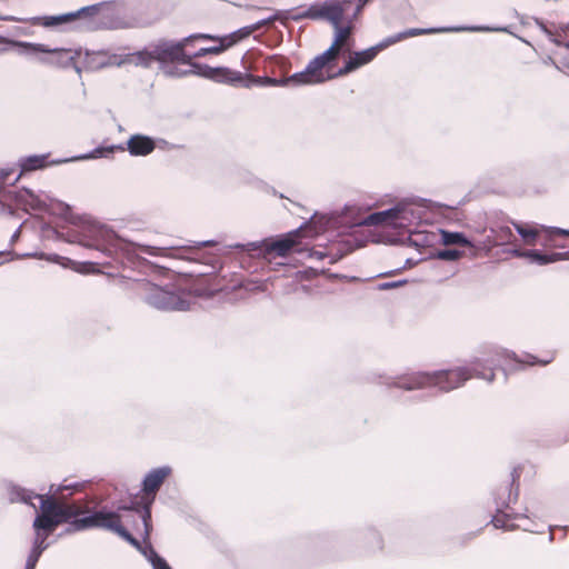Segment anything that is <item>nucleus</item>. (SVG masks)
<instances>
[{
    "instance_id": "1",
    "label": "nucleus",
    "mask_w": 569,
    "mask_h": 569,
    "mask_svg": "<svg viewBox=\"0 0 569 569\" xmlns=\"http://www.w3.org/2000/svg\"><path fill=\"white\" fill-rule=\"evenodd\" d=\"M7 495L10 502L21 501L36 508L32 499L39 501V512L33 521L36 537L32 550L26 562L24 569H34L41 553L47 549L48 537L56 528L68 522L67 532L82 531L90 528H102L118 533L123 539L137 545V540L131 537L122 526V516L118 512L107 511L104 509L94 511L89 516L79 518L83 509L76 503H63L57 501L49 493L37 495L29 492L20 487L9 485Z\"/></svg>"
},
{
    "instance_id": "2",
    "label": "nucleus",
    "mask_w": 569,
    "mask_h": 569,
    "mask_svg": "<svg viewBox=\"0 0 569 569\" xmlns=\"http://www.w3.org/2000/svg\"><path fill=\"white\" fill-rule=\"evenodd\" d=\"M507 359H512L518 363H529V365H547L551 361L548 360H538L536 357L531 355L526 356V360H519L516 358L515 353H509L507 351H497L493 357L487 359H477L471 362L470 367H462L452 370H443L438 371L432 375L429 373H413L408 377L400 378L396 386L406 390H413L417 388H433L438 387L439 390L450 391L455 388L460 387L468 379L476 377L483 379L488 382H492L495 379V372L492 366H503V361Z\"/></svg>"
},
{
    "instance_id": "3",
    "label": "nucleus",
    "mask_w": 569,
    "mask_h": 569,
    "mask_svg": "<svg viewBox=\"0 0 569 569\" xmlns=\"http://www.w3.org/2000/svg\"><path fill=\"white\" fill-rule=\"evenodd\" d=\"M198 39H213V37L207 33H196L181 41L160 40L143 50L129 53V64L149 68L158 62L167 76L182 77L190 72L203 76L206 66L193 63L192 57L186 51L189 43Z\"/></svg>"
},
{
    "instance_id": "4",
    "label": "nucleus",
    "mask_w": 569,
    "mask_h": 569,
    "mask_svg": "<svg viewBox=\"0 0 569 569\" xmlns=\"http://www.w3.org/2000/svg\"><path fill=\"white\" fill-rule=\"evenodd\" d=\"M30 21L33 26L44 28H54L73 22L77 23V28L84 30L129 27L128 8L121 1L100 2L63 14L34 17Z\"/></svg>"
},
{
    "instance_id": "5",
    "label": "nucleus",
    "mask_w": 569,
    "mask_h": 569,
    "mask_svg": "<svg viewBox=\"0 0 569 569\" xmlns=\"http://www.w3.org/2000/svg\"><path fill=\"white\" fill-rule=\"evenodd\" d=\"M423 214L425 210L422 207L415 202L403 201L388 210L370 213L362 223L366 226H388L395 229H403L415 246H429L432 242L433 234L416 229Z\"/></svg>"
},
{
    "instance_id": "6",
    "label": "nucleus",
    "mask_w": 569,
    "mask_h": 569,
    "mask_svg": "<svg viewBox=\"0 0 569 569\" xmlns=\"http://www.w3.org/2000/svg\"><path fill=\"white\" fill-rule=\"evenodd\" d=\"M351 4V0H330L322 3L311 4L307 10L292 14L293 20L300 19H326L331 22L336 33L332 44L328 49H332V56L338 58L340 51L348 46L352 27L350 24L342 27L345 12L347 7ZM351 23V19L348 20Z\"/></svg>"
},
{
    "instance_id": "7",
    "label": "nucleus",
    "mask_w": 569,
    "mask_h": 569,
    "mask_svg": "<svg viewBox=\"0 0 569 569\" xmlns=\"http://www.w3.org/2000/svg\"><path fill=\"white\" fill-rule=\"evenodd\" d=\"M503 31L505 29H491L487 27H471V28H465V27H457V28H441V29H409L405 32H400L393 37H390L386 39L383 42L376 47H371L363 51L353 52L348 61L346 62L345 67L341 68L335 76H345L347 73H350L355 71L356 69L369 63L372 61L378 52L387 48L389 44H393L402 39L420 36V34H429L435 32H447V31Z\"/></svg>"
},
{
    "instance_id": "8",
    "label": "nucleus",
    "mask_w": 569,
    "mask_h": 569,
    "mask_svg": "<svg viewBox=\"0 0 569 569\" xmlns=\"http://www.w3.org/2000/svg\"><path fill=\"white\" fill-rule=\"evenodd\" d=\"M20 46L26 53L36 56V60L42 64L61 69L72 67L79 74L82 71V49L49 48L42 43L30 42H21Z\"/></svg>"
},
{
    "instance_id": "9",
    "label": "nucleus",
    "mask_w": 569,
    "mask_h": 569,
    "mask_svg": "<svg viewBox=\"0 0 569 569\" xmlns=\"http://www.w3.org/2000/svg\"><path fill=\"white\" fill-rule=\"evenodd\" d=\"M144 300L148 305L166 311L188 310L191 303L188 293L170 291L153 283L144 284Z\"/></svg>"
},
{
    "instance_id": "10",
    "label": "nucleus",
    "mask_w": 569,
    "mask_h": 569,
    "mask_svg": "<svg viewBox=\"0 0 569 569\" xmlns=\"http://www.w3.org/2000/svg\"><path fill=\"white\" fill-rule=\"evenodd\" d=\"M203 77L229 82L232 84H239L246 88H250L252 86H286L289 82L283 80H277L269 77H254L251 74H243L239 71H231L227 68H211L204 67Z\"/></svg>"
},
{
    "instance_id": "11",
    "label": "nucleus",
    "mask_w": 569,
    "mask_h": 569,
    "mask_svg": "<svg viewBox=\"0 0 569 569\" xmlns=\"http://www.w3.org/2000/svg\"><path fill=\"white\" fill-rule=\"evenodd\" d=\"M336 59L337 58L332 56V49H327L325 52L313 58L303 71L286 78V82L295 84H315L331 79L332 76H325L323 69Z\"/></svg>"
},
{
    "instance_id": "12",
    "label": "nucleus",
    "mask_w": 569,
    "mask_h": 569,
    "mask_svg": "<svg viewBox=\"0 0 569 569\" xmlns=\"http://www.w3.org/2000/svg\"><path fill=\"white\" fill-rule=\"evenodd\" d=\"M541 29L556 46V49L552 51L553 63L559 70L569 72V24L562 26L555 31L541 24Z\"/></svg>"
},
{
    "instance_id": "13",
    "label": "nucleus",
    "mask_w": 569,
    "mask_h": 569,
    "mask_svg": "<svg viewBox=\"0 0 569 569\" xmlns=\"http://www.w3.org/2000/svg\"><path fill=\"white\" fill-rule=\"evenodd\" d=\"M129 53L128 54H116L110 53L109 51L99 50V51H89L82 50V57L80 59V66L82 70H99L107 67H120L122 64H129Z\"/></svg>"
},
{
    "instance_id": "14",
    "label": "nucleus",
    "mask_w": 569,
    "mask_h": 569,
    "mask_svg": "<svg viewBox=\"0 0 569 569\" xmlns=\"http://www.w3.org/2000/svg\"><path fill=\"white\" fill-rule=\"evenodd\" d=\"M299 236L300 229L293 232H289L284 237H281L277 240L263 241L261 249L267 257H271L273 253L278 257H286L293 249L300 251L297 240Z\"/></svg>"
},
{
    "instance_id": "15",
    "label": "nucleus",
    "mask_w": 569,
    "mask_h": 569,
    "mask_svg": "<svg viewBox=\"0 0 569 569\" xmlns=\"http://www.w3.org/2000/svg\"><path fill=\"white\" fill-rule=\"evenodd\" d=\"M51 201L50 197L43 192L36 193L29 189H22L16 194V202L26 211L28 210H46Z\"/></svg>"
},
{
    "instance_id": "16",
    "label": "nucleus",
    "mask_w": 569,
    "mask_h": 569,
    "mask_svg": "<svg viewBox=\"0 0 569 569\" xmlns=\"http://www.w3.org/2000/svg\"><path fill=\"white\" fill-rule=\"evenodd\" d=\"M154 148L153 139L143 134H133L127 141V149L131 156H148Z\"/></svg>"
},
{
    "instance_id": "17",
    "label": "nucleus",
    "mask_w": 569,
    "mask_h": 569,
    "mask_svg": "<svg viewBox=\"0 0 569 569\" xmlns=\"http://www.w3.org/2000/svg\"><path fill=\"white\" fill-rule=\"evenodd\" d=\"M170 467H161L151 470L143 479V491L146 495H151L152 498L161 487L164 479L170 475Z\"/></svg>"
},
{
    "instance_id": "18",
    "label": "nucleus",
    "mask_w": 569,
    "mask_h": 569,
    "mask_svg": "<svg viewBox=\"0 0 569 569\" xmlns=\"http://www.w3.org/2000/svg\"><path fill=\"white\" fill-rule=\"evenodd\" d=\"M526 258L532 263L545 266L560 260H569V251L543 253L539 250H527Z\"/></svg>"
},
{
    "instance_id": "19",
    "label": "nucleus",
    "mask_w": 569,
    "mask_h": 569,
    "mask_svg": "<svg viewBox=\"0 0 569 569\" xmlns=\"http://www.w3.org/2000/svg\"><path fill=\"white\" fill-rule=\"evenodd\" d=\"M515 239L513 232L509 226L496 224L490 228L488 242L491 246H505L511 243Z\"/></svg>"
},
{
    "instance_id": "20",
    "label": "nucleus",
    "mask_w": 569,
    "mask_h": 569,
    "mask_svg": "<svg viewBox=\"0 0 569 569\" xmlns=\"http://www.w3.org/2000/svg\"><path fill=\"white\" fill-rule=\"evenodd\" d=\"M48 157V154H34L21 159L19 162L20 171L16 180L24 172L46 168L49 164Z\"/></svg>"
},
{
    "instance_id": "21",
    "label": "nucleus",
    "mask_w": 569,
    "mask_h": 569,
    "mask_svg": "<svg viewBox=\"0 0 569 569\" xmlns=\"http://www.w3.org/2000/svg\"><path fill=\"white\" fill-rule=\"evenodd\" d=\"M177 248L178 247H174V246L154 247V246L140 244V243H132L131 249H128V251L133 252L138 257L140 254L169 257V256H171V251Z\"/></svg>"
},
{
    "instance_id": "22",
    "label": "nucleus",
    "mask_w": 569,
    "mask_h": 569,
    "mask_svg": "<svg viewBox=\"0 0 569 569\" xmlns=\"http://www.w3.org/2000/svg\"><path fill=\"white\" fill-rule=\"evenodd\" d=\"M212 37H213L212 40L218 41L219 44L213 46V47H208V48H201L197 52L190 53L192 59L206 57L208 54H219L234 44V40L231 38L214 37V36H212Z\"/></svg>"
},
{
    "instance_id": "23",
    "label": "nucleus",
    "mask_w": 569,
    "mask_h": 569,
    "mask_svg": "<svg viewBox=\"0 0 569 569\" xmlns=\"http://www.w3.org/2000/svg\"><path fill=\"white\" fill-rule=\"evenodd\" d=\"M441 242L445 246H460V247H470L472 248V243L465 237L461 232H450L446 230L440 231Z\"/></svg>"
},
{
    "instance_id": "24",
    "label": "nucleus",
    "mask_w": 569,
    "mask_h": 569,
    "mask_svg": "<svg viewBox=\"0 0 569 569\" xmlns=\"http://www.w3.org/2000/svg\"><path fill=\"white\" fill-rule=\"evenodd\" d=\"M273 19L272 18H269V19H263V20H260L249 27H244L242 29H239L238 31L229 34V36H226L224 38H231L234 40V44L240 41L241 39L250 36L252 32L259 30L261 27L266 26L267 23H269L270 21H272Z\"/></svg>"
},
{
    "instance_id": "25",
    "label": "nucleus",
    "mask_w": 569,
    "mask_h": 569,
    "mask_svg": "<svg viewBox=\"0 0 569 569\" xmlns=\"http://www.w3.org/2000/svg\"><path fill=\"white\" fill-rule=\"evenodd\" d=\"M116 149L121 151L126 150L122 146L99 147L92 150L90 153L81 156L79 159L107 158L112 154Z\"/></svg>"
},
{
    "instance_id": "26",
    "label": "nucleus",
    "mask_w": 569,
    "mask_h": 569,
    "mask_svg": "<svg viewBox=\"0 0 569 569\" xmlns=\"http://www.w3.org/2000/svg\"><path fill=\"white\" fill-rule=\"evenodd\" d=\"M88 233H89L88 237L90 239L96 240L100 233V230L94 224H90V226H88ZM84 238H87V236L73 234V236H71L69 241L78 242L86 247H92V244L89 241H86Z\"/></svg>"
},
{
    "instance_id": "27",
    "label": "nucleus",
    "mask_w": 569,
    "mask_h": 569,
    "mask_svg": "<svg viewBox=\"0 0 569 569\" xmlns=\"http://www.w3.org/2000/svg\"><path fill=\"white\" fill-rule=\"evenodd\" d=\"M513 227L516 228L517 232L523 238V240L529 243L533 244L535 239L538 234L537 230L532 228L525 227L521 223L513 222Z\"/></svg>"
},
{
    "instance_id": "28",
    "label": "nucleus",
    "mask_w": 569,
    "mask_h": 569,
    "mask_svg": "<svg viewBox=\"0 0 569 569\" xmlns=\"http://www.w3.org/2000/svg\"><path fill=\"white\" fill-rule=\"evenodd\" d=\"M152 500L150 502H148L142 510L138 511L139 512V517L141 519V522L143 525V528H144V536L148 537L149 533H150V530H151V509H150V505H151Z\"/></svg>"
},
{
    "instance_id": "29",
    "label": "nucleus",
    "mask_w": 569,
    "mask_h": 569,
    "mask_svg": "<svg viewBox=\"0 0 569 569\" xmlns=\"http://www.w3.org/2000/svg\"><path fill=\"white\" fill-rule=\"evenodd\" d=\"M463 256V251L458 249H442L438 250L436 257L440 260L456 261Z\"/></svg>"
},
{
    "instance_id": "30",
    "label": "nucleus",
    "mask_w": 569,
    "mask_h": 569,
    "mask_svg": "<svg viewBox=\"0 0 569 569\" xmlns=\"http://www.w3.org/2000/svg\"><path fill=\"white\" fill-rule=\"evenodd\" d=\"M510 519V515L509 513H503L499 510V513L496 515L492 519H491V522L492 525L495 526V528H503V529H509V530H513L517 526L515 525H508L507 521Z\"/></svg>"
},
{
    "instance_id": "31",
    "label": "nucleus",
    "mask_w": 569,
    "mask_h": 569,
    "mask_svg": "<svg viewBox=\"0 0 569 569\" xmlns=\"http://www.w3.org/2000/svg\"><path fill=\"white\" fill-rule=\"evenodd\" d=\"M151 563L153 569H171L168 562L153 552V557L151 558Z\"/></svg>"
},
{
    "instance_id": "32",
    "label": "nucleus",
    "mask_w": 569,
    "mask_h": 569,
    "mask_svg": "<svg viewBox=\"0 0 569 569\" xmlns=\"http://www.w3.org/2000/svg\"><path fill=\"white\" fill-rule=\"evenodd\" d=\"M406 280H398V281H391V282H382L378 284L379 290H390L398 287H401L406 283Z\"/></svg>"
},
{
    "instance_id": "33",
    "label": "nucleus",
    "mask_w": 569,
    "mask_h": 569,
    "mask_svg": "<svg viewBox=\"0 0 569 569\" xmlns=\"http://www.w3.org/2000/svg\"><path fill=\"white\" fill-rule=\"evenodd\" d=\"M310 258L312 259H317V260H323L325 258L328 257L327 252L326 251H322V250H316V249H310L309 250V254H308Z\"/></svg>"
},
{
    "instance_id": "34",
    "label": "nucleus",
    "mask_w": 569,
    "mask_h": 569,
    "mask_svg": "<svg viewBox=\"0 0 569 569\" xmlns=\"http://www.w3.org/2000/svg\"><path fill=\"white\" fill-rule=\"evenodd\" d=\"M370 0H358V6L356 8V11L353 13V18H356L362 10V8L369 2Z\"/></svg>"
},
{
    "instance_id": "35",
    "label": "nucleus",
    "mask_w": 569,
    "mask_h": 569,
    "mask_svg": "<svg viewBox=\"0 0 569 569\" xmlns=\"http://www.w3.org/2000/svg\"><path fill=\"white\" fill-rule=\"evenodd\" d=\"M515 257L526 258L527 250L513 249L510 251Z\"/></svg>"
},
{
    "instance_id": "36",
    "label": "nucleus",
    "mask_w": 569,
    "mask_h": 569,
    "mask_svg": "<svg viewBox=\"0 0 569 569\" xmlns=\"http://www.w3.org/2000/svg\"><path fill=\"white\" fill-rule=\"evenodd\" d=\"M9 174H10V172L8 170L2 169V173H1L2 184L6 183L7 181H9Z\"/></svg>"
},
{
    "instance_id": "37",
    "label": "nucleus",
    "mask_w": 569,
    "mask_h": 569,
    "mask_svg": "<svg viewBox=\"0 0 569 569\" xmlns=\"http://www.w3.org/2000/svg\"><path fill=\"white\" fill-rule=\"evenodd\" d=\"M553 233L561 234V236H569V230L556 228L553 230Z\"/></svg>"
},
{
    "instance_id": "38",
    "label": "nucleus",
    "mask_w": 569,
    "mask_h": 569,
    "mask_svg": "<svg viewBox=\"0 0 569 569\" xmlns=\"http://www.w3.org/2000/svg\"><path fill=\"white\" fill-rule=\"evenodd\" d=\"M11 196V191H7L2 188V200L6 198H9ZM4 207V203L2 202V208Z\"/></svg>"
},
{
    "instance_id": "39",
    "label": "nucleus",
    "mask_w": 569,
    "mask_h": 569,
    "mask_svg": "<svg viewBox=\"0 0 569 569\" xmlns=\"http://www.w3.org/2000/svg\"><path fill=\"white\" fill-rule=\"evenodd\" d=\"M1 20L2 21H16L17 19L14 17H11V16H2Z\"/></svg>"
},
{
    "instance_id": "40",
    "label": "nucleus",
    "mask_w": 569,
    "mask_h": 569,
    "mask_svg": "<svg viewBox=\"0 0 569 569\" xmlns=\"http://www.w3.org/2000/svg\"><path fill=\"white\" fill-rule=\"evenodd\" d=\"M1 256H2V263H3L4 261L10 260V258H9V253H6L4 251H2V252H1Z\"/></svg>"
},
{
    "instance_id": "41",
    "label": "nucleus",
    "mask_w": 569,
    "mask_h": 569,
    "mask_svg": "<svg viewBox=\"0 0 569 569\" xmlns=\"http://www.w3.org/2000/svg\"><path fill=\"white\" fill-rule=\"evenodd\" d=\"M120 510L126 511V512H132L133 511L132 508H128V507H122V508H120Z\"/></svg>"
},
{
    "instance_id": "42",
    "label": "nucleus",
    "mask_w": 569,
    "mask_h": 569,
    "mask_svg": "<svg viewBox=\"0 0 569 569\" xmlns=\"http://www.w3.org/2000/svg\"><path fill=\"white\" fill-rule=\"evenodd\" d=\"M19 233H20L19 230L14 231V233L12 234L11 240L13 241L14 239H17L19 237Z\"/></svg>"
},
{
    "instance_id": "43",
    "label": "nucleus",
    "mask_w": 569,
    "mask_h": 569,
    "mask_svg": "<svg viewBox=\"0 0 569 569\" xmlns=\"http://www.w3.org/2000/svg\"><path fill=\"white\" fill-rule=\"evenodd\" d=\"M199 244L200 246H211V244H213V241H204V242H201Z\"/></svg>"
},
{
    "instance_id": "44",
    "label": "nucleus",
    "mask_w": 569,
    "mask_h": 569,
    "mask_svg": "<svg viewBox=\"0 0 569 569\" xmlns=\"http://www.w3.org/2000/svg\"><path fill=\"white\" fill-rule=\"evenodd\" d=\"M61 490H62V488H58V489H56V491H54V492L57 493V492H59V491H61Z\"/></svg>"
}]
</instances>
